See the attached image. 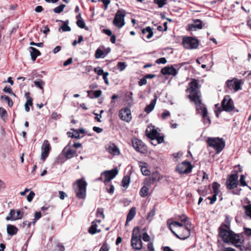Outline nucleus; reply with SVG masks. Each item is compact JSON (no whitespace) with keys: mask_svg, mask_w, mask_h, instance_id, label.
<instances>
[{"mask_svg":"<svg viewBox=\"0 0 251 251\" xmlns=\"http://www.w3.org/2000/svg\"><path fill=\"white\" fill-rule=\"evenodd\" d=\"M7 231L8 234L14 235L17 233L18 228L14 226L8 225L7 226Z\"/></svg>","mask_w":251,"mask_h":251,"instance_id":"nucleus-30","label":"nucleus"},{"mask_svg":"<svg viewBox=\"0 0 251 251\" xmlns=\"http://www.w3.org/2000/svg\"><path fill=\"white\" fill-rule=\"evenodd\" d=\"M155 62L157 64H165L167 62V60L165 58L162 57V58H159V59H157L155 61Z\"/></svg>","mask_w":251,"mask_h":251,"instance_id":"nucleus-54","label":"nucleus"},{"mask_svg":"<svg viewBox=\"0 0 251 251\" xmlns=\"http://www.w3.org/2000/svg\"><path fill=\"white\" fill-rule=\"evenodd\" d=\"M94 71L96 73H97L99 75H103L105 72H103V70L101 69L100 67H97L94 69Z\"/></svg>","mask_w":251,"mask_h":251,"instance_id":"nucleus-50","label":"nucleus"},{"mask_svg":"<svg viewBox=\"0 0 251 251\" xmlns=\"http://www.w3.org/2000/svg\"><path fill=\"white\" fill-rule=\"evenodd\" d=\"M87 183L84 178L77 179L74 184V189L76 196L79 199H84Z\"/></svg>","mask_w":251,"mask_h":251,"instance_id":"nucleus-3","label":"nucleus"},{"mask_svg":"<svg viewBox=\"0 0 251 251\" xmlns=\"http://www.w3.org/2000/svg\"><path fill=\"white\" fill-rule=\"evenodd\" d=\"M154 215H155V210H154V209L151 210L149 212V213L148 214V216L147 217V220H148L149 221L151 222L152 220Z\"/></svg>","mask_w":251,"mask_h":251,"instance_id":"nucleus-44","label":"nucleus"},{"mask_svg":"<svg viewBox=\"0 0 251 251\" xmlns=\"http://www.w3.org/2000/svg\"><path fill=\"white\" fill-rule=\"evenodd\" d=\"M77 25L81 28H84L85 27V24L83 20L78 19L76 22Z\"/></svg>","mask_w":251,"mask_h":251,"instance_id":"nucleus-46","label":"nucleus"},{"mask_svg":"<svg viewBox=\"0 0 251 251\" xmlns=\"http://www.w3.org/2000/svg\"><path fill=\"white\" fill-rule=\"evenodd\" d=\"M142 33L143 34L146 35L147 38L148 39L151 38L153 34L152 30L150 26H148L146 28L142 29Z\"/></svg>","mask_w":251,"mask_h":251,"instance_id":"nucleus-25","label":"nucleus"},{"mask_svg":"<svg viewBox=\"0 0 251 251\" xmlns=\"http://www.w3.org/2000/svg\"><path fill=\"white\" fill-rule=\"evenodd\" d=\"M87 93L88 94V96H89L91 98H93V97L90 96V93H93L94 94V97L95 98H97L100 97L102 94V91L100 90H96L94 92H92V91H88Z\"/></svg>","mask_w":251,"mask_h":251,"instance_id":"nucleus-35","label":"nucleus"},{"mask_svg":"<svg viewBox=\"0 0 251 251\" xmlns=\"http://www.w3.org/2000/svg\"><path fill=\"white\" fill-rule=\"evenodd\" d=\"M175 65V66H176ZM161 73L164 75H172L175 76L178 73V70H176L174 66H167L162 69L161 71Z\"/></svg>","mask_w":251,"mask_h":251,"instance_id":"nucleus-20","label":"nucleus"},{"mask_svg":"<svg viewBox=\"0 0 251 251\" xmlns=\"http://www.w3.org/2000/svg\"><path fill=\"white\" fill-rule=\"evenodd\" d=\"M192 169L191 163L189 161H184L176 166V170L180 174H187L192 172Z\"/></svg>","mask_w":251,"mask_h":251,"instance_id":"nucleus-8","label":"nucleus"},{"mask_svg":"<svg viewBox=\"0 0 251 251\" xmlns=\"http://www.w3.org/2000/svg\"><path fill=\"white\" fill-rule=\"evenodd\" d=\"M132 92H130L129 95L128 96V97L129 98V101L128 103V106L131 107L133 103V100L132 98Z\"/></svg>","mask_w":251,"mask_h":251,"instance_id":"nucleus-53","label":"nucleus"},{"mask_svg":"<svg viewBox=\"0 0 251 251\" xmlns=\"http://www.w3.org/2000/svg\"><path fill=\"white\" fill-rule=\"evenodd\" d=\"M238 176L237 173L229 175L226 181V186L228 189H233L237 187L238 184Z\"/></svg>","mask_w":251,"mask_h":251,"instance_id":"nucleus-14","label":"nucleus"},{"mask_svg":"<svg viewBox=\"0 0 251 251\" xmlns=\"http://www.w3.org/2000/svg\"><path fill=\"white\" fill-rule=\"evenodd\" d=\"M97 216L98 217L101 216L102 219H104V215L103 213V209L102 208H99L97 211Z\"/></svg>","mask_w":251,"mask_h":251,"instance_id":"nucleus-45","label":"nucleus"},{"mask_svg":"<svg viewBox=\"0 0 251 251\" xmlns=\"http://www.w3.org/2000/svg\"><path fill=\"white\" fill-rule=\"evenodd\" d=\"M202 23L200 20H196L193 24L190 25L189 28L191 30H195L196 29H201Z\"/></svg>","mask_w":251,"mask_h":251,"instance_id":"nucleus-26","label":"nucleus"},{"mask_svg":"<svg viewBox=\"0 0 251 251\" xmlns=\"http://www.w3.org/2000/svg\"><path fill=\"white\" fill-rule=\"evenodd\" d=\"M132 144L133 147L136 151L142 153L147 152V147L141 140L137 138H133L132 139Z\"/></svg>","mask_w":251,"mask_h":251,"instance_id":"nucleus-13","label":"nucleus"},{"mask_svg":"<svg viewBox=\"0 0 251 251\" xmlns=\"http://www.w3.org/2000/svg\"><path fill=\"white\" fill-rule=\"evenodd\" d=\"M146 134L147 136L152 140H156L157 143L154 145L161 144L164 142V136L159 133L156 129L153 126H149L146 130ZM153 144V142H151Z\"/></svg>","mask_w":251,"mask_h":251,"instance_id":"nucleus-6","label":"nucleus"},{"mask_svg":"<svg viewBox=\"0 0 251 251\" xmlns=\"http://www.w3.org/2000/svg\"><path fill=\"white\" fill-rule=\"evenodd\" d=\"M240 185L242 186H247V184L245 181V177L244 175H242L240 176L239 180Z\"/></svg>","mask_w":251,"mask_h":251,"instance_id":"nucleus-48","label":"nucleus"},{"mask_svg":"<svg viewBox=\"0 0 251 251\" xmlns=\"http://www.w3.org/2000/svg\"><path fill=\"white\" fill-rule=\"evenodd\" d=\"M147 83V79L145 76L142 78L140 81L138 82V84L140 86H142Z\"/></svg>","mask_w":251,"mask_h":251,"instance_id":"nucleus-59","label":"nucleus"},{"mask_svg":"<svg viewBox=\"0 0 251 251\" xmlns=\"http://www.w3.org/2000/svg\"><path fill=\"white\" fill-rule=\"evenodd\" d=\"M97 225L95 221L92 223V225L89 229V232L91 234H94L97 232H100V230L97 229Z\"/></svg>","mask_w":251,"mask_h":251,"instance_id":"nucleus-29","label":"nucleus"},{"mask_svg":"<svg viewBox=\"0 0 251 251\" xmlns=\"http://www.w3.org/2000/svg\"><path fill=\"white\" fill-rule=\"evenodd\" d=\"M51 117L53 119H58L61 117L60 114H58L56 112H53L51 115Z\"/></svg>","mask_w":251,"mask_h":251,"instance_id":"nucleus-58","label":"nucleus"},{"mask_svg":"<svg viewBox=\"0 0 251 251\" xmlns=\"http://www.w3.org/2000/svg\"><path fill=\"white\" fill-rule=\"evenodd\" d=\"M126 66L127 65H126V62H119L118 63L117 65H116V68L117 69H118L120 71L122 72L126 69Z\"/></svg>","mask_w":251,"mask_h":251,"instance_id":"nucleus-36","label":"nucleus"},{"mask_svg":"<svg viewBox=\"0 0 251 251\" xmlns=\"http://www.w3.org/2000/svg\"><path fill=\"white\" fill-rule=\"evenodd\" d=\"M170 113L168 111H165L162 114V118L163 119H165L167 117L170 116Z\"/></svg>","mask_w":251,"mask_h":251,"instance_id":"nucleus-63","label":"nucleus"},{"mask_svg":"<svg viewBox=\"0 0 251 251\" xmlns=\"http://www.w3.org/2000/svg\"><path fill=\"white\" fill-rule=\"evenodd\" d=\"M149 188L147 186H143L140 191V195L141 197L144 198L146 197L149 193Z\"/></svg>","mask_w":251,"mask_h":251,"instance_id":"nucleus-32","label":"nucleus"},{"mask_svg":"<svg viewBox=\"0 0 251 251\" xmlns=\"http://www.w3.org/2000/svg\"><path fill=\"white\" fill-rule=\"evenodd\" d=\"M95 57L96 58L104 57V52L100 49H98L95 52Z\"/></svg>","mask_w":251,"mask_h":251,"instance_id":"nucleus-38","label":"nucleus"},{"mask_svg":"<svg viewBox=\"0 0 251 251\" xmlns=\"http://www.w3.org/2000/svg\"><path fill=\"white\" fill-rule=\"evenodd\" d=\"M156 102V98H155L154 99L151 100L150 103L149 105H147L145 107L144 109L145 112H146L147 114H149L150 112H151L155 107Z\"/></svg>","mask_w":251,"mask_h":251,"instance_id":"nucleus-24","label":"nucleus"},{"mask_svg":"<svg viewBox=\"0 0 251 251\" xmlns=\"http://www.w3.org/2000/svg\"><path fill=\"white\" fill-rule=\"evenodd\" d=\"M0 115L2 119H4L7 116L6 111L3 108H0Z\"/></svg>","mask_w":251,"mask_h":251,"instance_id":"nucleus-51","label":"nucleus"},{"mask_svg":"<svg viewBox=\"0 0 251 251\" xmlns=\"http://www.w3.org/2000/svg\"><path fill=\"white\" fill-rule=\"evenodd\" d=\"M60 22L63 23V25L60 27L63 32L70 31L71 27L68 25L69 21L68 20L66 21L60 20Z\"/></svg>","mask_w":251,"mask_h":251,"instance_id":"nucleus-28","label":"nucleus"},{"mask_svg":"<svg viewBox=\"0 0 251 251\" xmlns=\"http://www.w3.org/2000/svg\"><path fill=\"white\" fill-rule=\"evenodd\" d=\"M196 107L198 113L202 115L204 124L206 125H209L211 124V120L207 116V110L204 104L201 103L196 105Z\"/></svg>","mask_w":251,"mask_h":251,"instance_id":"nucleus-10","label":"nucleus"},{"mask_svg":"<svg viewBox=\"0 0 251 251\" xmlns=\"http://www.w3.org/2000/svg\"><path fill=\"white\" fill-rule=\"evenodd\" d=\"M207 199L210 201V203L213 204L217 200V195L213 194L211 197H208Z\"/></svg>","mask_w":251,"mask_h":251,"instance_id":"nucleus-56","label":"nucleus"},{"mask_svg":"<svg viewBox=\"0 0 251 251\" xmlns=\"http://www.w3.org/2000/svg\"><path fill=\"white\" fill-rule=\"evenodd\" d=\"M135 214H136V208L134 207H133L129 210V211L127 214L126 223H127L128 222H130V221H131L134 217Z\"/></svg>","mask_w":251,"mask_h":251,"instance_id":"nucleus-27","label":"nucleus"},{"mask_svg":"<svg viewBox=\"0 0 251 251\" xmlns=\"http://www.w3.org/2000/svg\"><path fill=\"white\" fill-rule=\"evenodd\" d=\"M130 107L122 108L119 111V117L120 119L127 123H129L132 119L131 112Z\"/></svg>","mask_w":251,"mask_h":251,"instance_id":"nucleus-12","label":"nucleus"},{"mask_svg":"<svg viewBox=\"0 0 251 251\" xmlns=\"http://www.w3.org/2000/svg\"><path fill=\"white\" fill-rule=\"evenodd\" d=\"M34 84L36 86L40 88V89H43V86L44 85L45 83L44 81L40 79H38L34 81Z\"/></svg>","mask_w":251,"mask_h":251,"instance_id":"nucleus-39","label":"nucleus"},{"mask_svg":"<svg viewBox=\"0 0 251 251\" xmlns=\"http://www.w3.org/2000/svg\"><path fill=\"white\" fill-rule=\"evenodd\" d=\"M107 245L106 244H103L100 248V251H108Z\"/></svg>","mask_w":251,"mask_h":251,"instance_id":"nucleus-64","label":"nucleus"},{"mask_svg":"<svg viewBox=\"0 0 251 251\" xmlns=\"http://www.w3.org/2000/svg\"><path fill=\"white\" fill-rule=\"evenodd\" d=\"M208 145L212 147L217 153H220L225 148V142L223 138L219 137H208L206 141Z\"/></svg>","mask_w":251,"mask_h":251,"instance_id":"nucleus-5","label":"nucleus"},{"mask_svg":"<svg viewBox=\"0 0 251 251\" xmlns=\"http://www.w3.org/2000/svg\"><path fill=\"white\" fill-rule=\"evenodd\" d=\"M50 150L51 147L49 142L47 140H45L41 147V160L43 161L46 160L49 154Z\"/></svg>","mask_w":251,"mask_h":251,"instance_id":"nucleus-18","label":"nucleus"},{"mask_svg":"<svg viewBox=\"0 0 251 251\" xmlns=\"http://www.w3.org/2000/svg\"><path fill=\"white\" fill-rule=\"evenodd\" d=\"M65 6L66 5L65 4H61L59 6L54 8L53 11L55 13L59 14L63 11Z\"/></svg>","mask_w":251,"mask_h":251,"instance_id":"nucleus-40","label":"nucleus"},{"mask_svg":"<svg viewBox=\"0 0 251 251\" xmlns=\"http://www.w3.org/2000/svg\"><path fill=\"white\" fill-rule=\"evenodd\" d=\"M219 234L224 242L232 244L242 251V241L238 234L234 233L230 229V223L226 220L219 228Z\"/></svg>","mask_w":251,"mask_h":251,"instance_id":"nucleus-1","label":"nucleus"},{"mask_svg":"<svg viewBox=\"0 0 251 251\" xmlns=\"http://www.w3.org/2000/svg\"><path fill=\"white\" fill-rule=\"evenodd\" d=\"M106 149L107 151L113 155H119L120 153V150L118 147L114 144H111L108 145Z\"/></svg>","mask_w":251,"mask_h":251,"instance_id":"nucleus-21","label":"nucleus"},{"mask_svg":"<svg viewBox=\"0 0 251 251\" xmlns=\"http://www.w3.org/2000/svg\"><path fill=\"white\" fill-rule=\"evenodd\" d=\"M118 173V170L115 168L109 171L103 172L104 179L103 182L105 185H107L110 181L113 179Z\"/></svg>","mask_w":251,"mask_h":251,"instance_id":"nucleus-17","label":"nucleus"},{"mask_svg":"<svg viewBox=\"0 0 251 251\" xmlns=\"http://www.w3.org/2000/svg\"><path fill=\"white\" fill-rule=\"evenodd\" d=\"M3 91L5 93L10 94L12 95L13 96H14V97H16V95L12 92V91L11 88H10V87H5L3 88Z\"/></svg>","mask_w":251,"mask_h":251,"instance_id":"nucleus-52","label":"nucleus"},{"mask_svg":"<svg viewBox=\"0 0 251 251\" xmlns=\"http://www.w3.org/2000/svg\"><path fill=\"white\" fill-rule=\"evenodd\" d=\"M242 83V81L241 79L234 78L231 80H227L226 81V85L229 89H233L234 92H236L241 89Z\"/></svg>","mask_w":251,"mask_h":251,"instance_id":"nucleus-15","label":"nucleus"},{"mask_svg":"<svg viewBox=\"0 0 251 251\" xmlns=\"http://www.w3.org/2000/svg\"><path fill=\"white\" fill-rule=\"evenodd\" d=\"M29 52L31 55V59L34 61L37 56L40 55L41 53L39 50L35 48L30 47L29 48Z\"/></svg>","mask_w":251,"mask_h":251,"instance_id":"nucleus-23","label":"nucleus"},{"mask_svg":"<svg viewBox=\"0 0 251 251\" xmlns=\"http://www.w3.org/2000/svg\"><path fill=\"white\" fill-rule=\"evenodd\" d=\"M23 216V213L21 212L20 210L15 211L14 209H11L9 215L6 218V220L7 221H15L22 218Z\"/></svg>","mask_w":251,"mask_h":251,"instance_id":"nucleus-19","label":"nucleus"},{"mask_svg":"<svg viewBox=\"0 0 251 251\" xmlns=\"http://www.w3.org/2000/svg\"><path fill=\"white\" fill-rule=\"evenodd\" d=\"M183 47L188 50L197 48L199 45V41L193 37H184L182 42Z\"/></svg>","mask_w":251,"mask_h":251,"instance_id":"nucleus-9","label":"nucleus"},{"mask_svg":"<svg viewBox=\"0 0 251 251\" xmlns=\"http://www.w3.org/2000/svg\"><path fill=\"white\" fill-rule=\"evenodd\" d=\"M108 75L109 74L108 72H105L104 74H103V75H102L103 79H104V82L107 85H109V81L107 78Z\"/></svg>","mask_w":251,"mask_h":251,"instance_id":"nucleus-57","label":"nucleus"},{"mask_svg":"<svg viewBox=\"0 0 251 251\" xmlns=\"http://www.w3.org/2000/svg\"><path fill=\"white\" fill-rule=\"evenodd\" d=\"M130 182V177L128 176H125L123 177L122 183V186L124 187H127Z\"/></svg>","mask_w":251,"mask_h":251,"instance_id":"nucleus-37","label":"nucleus"},{"mask_svg":"<svg viewBox=\"0 0 251 251\" xmlns=\"http://www.w3.org/2000/svg\"><path fill=\"white\" fill-rule=\"evenodd\" d=\"M106 186L107 191L111 194H113L114 192V186L111 184L109 185V183Z\"/></svg>","mask_w":251,"mask_h":251,"instance_id":"nucleus-47","label":"nucleus"},{"mask_svg":"<svg viewBox=\"0 0 251 251\" xmlns=\"http://www.w3.org/2000/svg\"><path fill=\"white\" fill-rule=\"evenodd\" d=\"M222 106L224 110L226 111H231L234 108L233 102L230 96H226L222 101Z\"/></svg>","mask_w":251,"mask_h":251,"instance_id":"nucleus-16","label":"nucleus"},{"mask_svg":"<svg viewBox=\"0 0 251 251\" xmlns=\"http://www.w3.org/2000/svg\"><path fill=\"white\" fill-rule=\"evenodd\" d=\"M154 2L157 4L159 7H162L167 4V0H154Z\"/></svg>","mask_w":251,"mask_h":251,"instance_id":"nucleus-43","label":"nucleus"},{"mask_svg":"<svg viewBox=\"0 0 251 251\" xmlns=\"http://www.w3.org/2000/svg\"><path fill=\"white\" fill-rule=\"evenodd\" d=\"M35 196V194L33 192L31 191L27 196V201L29 202L31 201Z\"/></svg>","mask_w":251,"mask_h":251,"instance_id":"nucleus-55","label":"nucleus"},{"mask_svg":"<svg viewBox=\"0 0 251 251\" xmlns=\"http://www.w3.org/2000/svg\"><path fill=\"white\" fill-rule=\"evenodd\" d=\"M244 208L245 210L247 216L251 219V204L244 206Z\"/></svg>","mask_w":251,"mask_h":251,"instance_id":"nucleus-42","label":"nucleus"},{"mask_svg":"<svg viewBox=\"0 0 251 251\" xmlns=\"http://www.w3.org/2000/svg\"><path fill=\"white\" fill-rule=\"evenodd\" d=\"M64 247L63 246L61 245H58L56 246L54 251H64Z\"/></svg>","mask_w":251,"mask_h":251,"instance_id":"nucleus-62","label":"nucleus"},{"mask_svg":"<svg viewBox=\"0 0 251 251\" xmlns=\"http://www.w3.org/2000/svg\"><path fill=\"white\" fill-rule=\"evenodd\" d=\"M126 15V11L124 10H118L113 21V25L119 28H122L125 24V17Z\"/></svg>","mask_w":251,"mask_h":251,"instance_id":"nucleus-7","label":"nucleus"},{"mask_svg":"<svg viewBox=\"0 0 251 251\" xmlns=\"http://www.w3.org/2000/svg\"><path fill=\"white\" fill-rule=\"evenodd\" d=\"M67 159H70L74 157L75 153V151L70 149L68 146L64 148L62 151Z\"/></svg>","mask_w":251,"mask_h":251,"instance_id":"nucleus-22","label":"nucleus"},{"mask_svg":"<svg viewBox=\"0 0 251 251\" xmlns=\"http://www.w3.org/2000/svg\"><path fill=\"white\" fill-rule=\"evenodd\" d=\"M189 90L190 95L188 96V97L190 100L193 101L196 105L202 103L200 99L201 95L199 90V84L197 80L193 79L189 83Z\"/></svg>","mask_w":251,"mask_h":251,"instance_id":"nucleus-2","label":"nucleus"},{"mask_svg":"<svg viewBox=\"0 0 251 251\" xmlns=\"http://www.w3.org/2000/svg\"><path fill=\"white\" fill-rule=\"evenodd\" d=\"M41 217V213L40 212H35L34 214V219L32 222L33 224H34Z\"/></svg>","mask_w":251,"mask_h":251,"instance_id":"nucleus-49","label":"nucleus"},{"mask_svg":"<svg viewBox=\"0 0 251 251\" xmlns=\"http://www.w3.org/2000/svg\"><path fill=\"white\" fill-rule=\"evenodd\" d=\"M141 238L145 242H148L150 240V237L145 228L143 229L142 231Z\"/></svg>","mask_w":251,"mask_h":251,"instance_id":"nucleus-34","label":"nucleus"},{"mask_svg":"<svg viewBox=\"0 0 251 251\" xmlns=\"http://www.w3.org/2000/svg\"><path fill=\"white\" fill-rule=\"evenodd\" d=\"M185 225H184L182 223H179L178 222H173L169 224V228L174 234H175V232L173 230L172 226H178L179 229L183 227Z\"/></svg>","mask_w":251,"mask_h":251,"instance_id":"nucleus-31","label":"nucleus"},{"mask_svg":"<svg viewBox=\"0 0 251 251\" xmlns=\"http://www.w3.org/2000/svg\"><path fill=\"white\" fill-rule=\"evenodd\" d=\"M191 227V224L187 223L183 227L178 229V234H177L176 233L174 234L179 239L185 240L190 235Z\"/></svg>","mask_w":251,"mask_h":251,"instance_id":"nucleus-11","label":"nucleus"},{"mask_svg":"<svg viewBox=\"0 0 251 251\" xmlns=\"http://www.w3.org/2000/svg\"><path fill=\"white\" fill-rule=\"evenodd\" d=\"M242 250L245 249V251H251V244L250 243L247 244L245 247L242 246Z\"/></svg>","mask_w":251,"mask_h":251,"instance_id":"nucleus-61","label":"nucleus"},{"mask_svg":"<svg viewBox=\"0 0 251 251\" xmlns=\"http://www.w3.org/2000/svg\"><path fill=\"white\" fill-rule=\"evenodd\" d=\"M143 163H140V164H143ZM141 171L144 176H148L149 175L150 171L147 169V167L144 165H140Z\"/></svg>","mask_w":251,"mask_h":251,"instance_id":"nucleus-41","label":"nucleus"},{"mask_svg":"<svg viewBox=\"0 0 251 251\" xmlns=\"http://www.w3.org/2000/svg\"><path fill=\"white\" fill-rule=\"evenodd\" d=\"M131 244L132 247L136 250L139 251L142 248L141 231L139 227H135L133 230Z\"/></svg>","mask_w":251,"mask_h":251,"instance_id":"nucleus-4","label":"nucleus"},{"mask_svg":"<svg viewBox=\"0 0 251 251\" xmlns=\"http://www.w3.org/2000/svg\"><path fill=\"white\" fill-rule=\"evenodd\" d=\"M148 251H154V248L152 242H150L148 243Z\"/></svg>","mask_w":251,"mask_h":251,"instance_id":"nucleus-60","label":"nucleus"},{"mask_svg":"<svg viewBox=\"0 0 251 251\" xmlns=\"http://www.w3.org/2000/svg\"><path fill=\"white\" fill-rule=\"evenodd\" d=\"M220 185L216 182H214L212 184V189L214 195L217 196L219 193V187Z\"/></svg>","mask_w":251,"mask_h":251,"instance_id":"nucleus-33","label":"nucleus"}]
</instances>
